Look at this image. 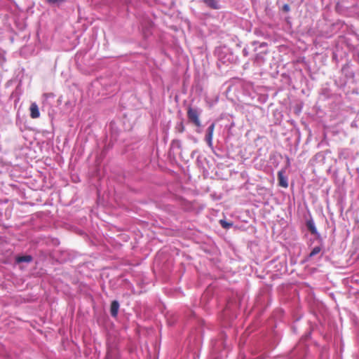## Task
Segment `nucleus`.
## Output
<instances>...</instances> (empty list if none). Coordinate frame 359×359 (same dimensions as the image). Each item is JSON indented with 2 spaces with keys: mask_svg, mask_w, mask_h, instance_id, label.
<instances>
[{
  "mask_svg": "<svg viewBox=\"0 0 359 359\" xmlns=\"http://www.w3.org/2000/svg\"><path fill=\"white\" fill-rule=\"evenodd\" d=\"M48 4H61L65 2L66 0H46Z\"/></svg>",
  "mask_w": 359,
  "mask_h": 359,
  "instance_id": "9b49d317",
  "label": "nucleus"
},
{
  "mask_svg": "<svg viewBox=\"0 0 359 359\" xmlns=\"http://www.w3.org/2000/svg\"><path fill=\"white\" fill-rule=\"evenodd\" d=\"M119 309V304L117 301H113L110 306V313L113 317H116Z\"/></svg>",
  "mask_w": 359,
  "mask_h": 359,
  "instance_id": "39448f33",
  "label": "nucleus"
},
{
  "mask_svg": "<svg viewBox=\"0 0 359 359\" xmlns=\"http://www.w3.org/2000/svg\"><path fill=\"white\" fill-rule=\"evenodd\" d=\"M187 117L189 120L192 122L196 126H201V121L199 119V113L196 109L189 107L187 109Z\"/></svg>",
  "mask_w": 359,
  "mask_h": 359,
  "instance_id": "f257e3e1",
  "label": "nucleus"
},
{
  "mask_svg": "<svg viewBox=\"0 0 359 359\" xmlns=\"http://www.w3.org/2000/svg\"><path fill=\"white\" fill-rule=\"evenodd\" d=\"M278 180L279 186L287 188L288 187L287 180L284 175L283 170H280L278 172Z\"/></svg>",
  "mask_w": 359,
  "mask_h": 359,
  "instance_id": "20e7f679",
  "label": "nucleus"
},
{
  "mask_svg": "<svg viewBox=\"0 0 359 359\" xmlns=\"http://www.w3.org/2000/svg\"><path fill=\"white\" fill-rule=\"evenodd\" d=\"M184 130V127L183 126V124L181 123L180 125V128H179V131L180 133H182Z\"/></svg>",
  "mask_w": 359,
  "mask_h": 359,
  "instance_id": "ddd939ff",
  "label": "nucleus"
},
{
  "mask_svg": "<svg viewBox=\"0 0 359 359\" xmlns=\"http://www.w3.org/2000/svg\"><path fill=\"white\" fill-rule=\"evenodd\" d=\"M215 123H212L207 130V134L205 136V140L210 147L212 146V137H213V133L215 130Z\"/></svg>",
  "mask_w": 359,
  "mask_h": 359,
  "instance_id": "f03ea898",
  "label": "nucleus"
},
{
  "mask_svg": "<svg viewBox=\"0 0 359 359\" xmlns=\"http://www.w3.org/2000/svg\"><path fill=\"white\" fill-rule=\"evenodd\" d=\"M30 116L32 118H38L40 116V112L38 105L35 102H32L29 107Z\"/></svg>",
  "mask_w": 359,
  "mask_h": 359,
  "instance_id": "7ed1b4c3",
  "label": "nucleus"
},
{
  "mask_svg": "<svg viewBox=\"0 0 359 359\" xmlns=\"http://www.w3.org/2000/svg\"><path fill=\"white\" fill-rule=\"evenodd\" d=\"M219 224H221L222 228L226 229H228L233 226V223L228 222L224 219L219 220Z\"/></svg>",
  "mask_w": 359,
  "mask_h": 359,
  "instance_id": "1a4fd4ad",
  "label": "nucleus"
},
{
  "mask_svg": "<svg viewBox=\"0 0 359 359\" xmlns=\"http://www.w3.org/2000/svg\"><path fill=\"white\" fill-rule=\"evenodd\" d=\"M32 258L30 255H25V256H21L18 257L16 259L17 262L21 263V262H30L32 261Z\"/></svg>",
  "mask_w": 359,
  "mask_h": 359,
  "instance_id": "6e6552de",
  "label": "nucleus"
},
{
  "mask_svg": "<svg viewBox=\"0 0 359 359\" xmlns=\"http://www.w3.org/2000/svg\"><path fill=\"white\" fill-rule=\"evenodd\" d=\"M205 4L211 8H219L217 1L216 0H204Z\"/></svg>",
  "mask_w": 359,
  "mask_h": 359,
  "instance_id": "0eeeda50",
  "label": "nucleus"
},
{
  "mask_svg": "<svg viewBox=\"0 0 359 359\" xmlns=\"http://www.w3.org/2000/svg\"><path fill=\"white\" fill-rule=\"evenodd\" d=\"M320 251H321V248L320 246H316V247L313 248L309 254V257H314L315 255L320 253Z\"/></svg>",
  "mask_w": 359,
  "mask_h": 359,
  "instance_id": "9d476101",
  "label": "nucleus"
},
{
  "mask_svg": "<svg viewBox=\"0 0 359 359\" xmlns=\"http://www.w3.org/2000/svg\"><path fill=\"white\" fill-rule=\"evenodd\" d=\"M290 10V7L288 4H285L283 6V11L285 12H288Z\"/></svg>",
  "mask_w": 359,
  "mask_h": 359,
  "instance_id": "f8f14e48",
  "label": "nucleus"
},
{
  "mask_svg": "<svg viewBox=\"0 0 359 359\" xmlns=\"http://www.w3.org/2000/svg\"><path fill=\"white\" fill-rule=\"evenodd\" d=\"M306 227L312 234H313V235L318 234V231L316 228L315 224L312 219L308 220L306 222Z\"/></svg>",
  "mask_w": 359,
  "mask_h": 359,
  "instance_id": "423d86ee",
  "label": "nucleus"
}]
</instances>
